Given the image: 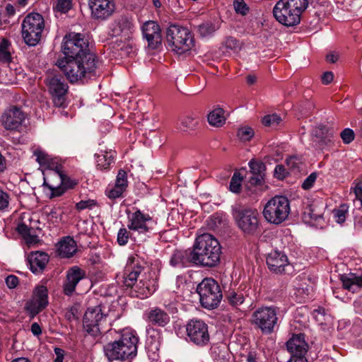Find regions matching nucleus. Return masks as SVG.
Returning a JSON list of instances; mask_svg holds the SVG:
<instances>
[{
  "instance_id": "f257e3e1",
  "label": "nucleus",
  "mask_w": 362,
  "mask_h": 362,
  "mask_svg": "<svg viewBox=\"0 0 362 362\" xmlns=\"http://www.w3.org/2000/svg\"><path fill=\"white\" fill-rule=\"evenodd\" d=\"M98 61L95 54L84 57L59 59L56 65L64 74L70 83L83 81L96 75Z\"/></svg>"
},
{
  "instance_id": "f03ea898",
  "label": "nucleus",
  "mask_w": 362,
  "mask_h": 362,
  "mask_svg": "<svg viewBox=\"0 0 362 362\" xmlns=\"http://www.w3.org/2000/svg\"><path fill=\"white\" fill-rule=\"evenodd\" d=\"M192 248L195 265L211 268L220 262L221 246L212 235L206 233L198 235Z\"/></svg>"
},
{
  "instance_id": "7ed1b4c3",
  "label": "nucleus",
  "mask_w": 362,
  "mask_h": 362,
  "mask_svg": "<svg viewBox=\"0 0 362 362\" xmlns=\"http://www.w3.org/2000/svg\"><path fill=\"white\" fill-rule=\"evenodd\" d=\"M144 269L136 258H129L123 275V284L124 286L130 288L129 294L132 297L144 299L154 292L153 286H151L150 281L146 277L137 281L140 275L143 277Z\"/></svg>"
},
{
  "instance_id": "20e7f679",
  "label": "nucleus",
  "mask_w": 362,
  "mask_h": 362,
  "mask_svg": "<svg viewBox=\"0 0 362 362\" xmlns=\"http://www.w3.org/2000/svg\"><path fill=\"white\" fill-rule=\"evenodd\" d=\"M139 338L134 331L124 329L120 338L104 346V352L109 361H131L137 354Z\"/></svg>"
},
{
  "instance_id": "39448f33",
  "label": "nucleus",
  "mask_w": 362,
  "mask_h": 362,
  "mask_svg": "<svg viewBox=\"0 0 362 362\" xmlns=\"http://www.w3.org/2000/svg\"><path fill=\"white\" fill-rule=\"evenodd\" d=\"M309 0H279L273 8L274 16L282 25L290 27L300 23V16Z\"/></svg>"
},
{
  "instance_id": "423d86ee",
  "label": "nucleus",
  "mask_w": 362,
  "mask_h": 362,
  "mask_svg": "<svg viewBox=\"0 0 362 362\" xmlns=\"http://www.w3.org/2000/svg\"><path fill=\"white\" fill-rule=\"evenodd\" d=\"M166 40L171 50L178 54L189 51L194 46L191 32L186 28L171 25L166 31Z\"/></svg>"
},
{
  "instance_id": "0eeeda50",
  "label": "nucleus",
  "mask_w": 362,
  "mask_h": 362,
  "mask_svg": "<svg viewBox=\"0 0 362 362\" xmlns=\"http://www.w3.org/2000/svg\"><path fill=\"white\" fill-rule=\"evenodd\" d=\"M197 292L202 306L209 310L217 308L223 298L219 284L212 278L204 279L197 285Z\"/></svg>"
},
{
  "instance_id": "6e6552de",
  "label": "nucleus",
  "mask_w": 362,
  "mask_h": 362,
  "mask_svg": "<svg viewBox=\"0 0 362 362\" xmlns=\"http://www.w3.org/2000/svg\"><path fill=\"white\" fill-rule=\"evenodd\" d=\"M278 310L275 306L258 308L251 315V324L264 334H272L278 323Z\"/></svg>"
},
{
  "instance_id": "1a4fd4ad",
  "label": "nucleus",
  "mask_w": 362,
  "mask_h": 362,
  "mask_svg": "<svg viewBox=\"0 0 362 362\" xmlns=\"http://www.w3.org/2000/svg\"><path fill=\"white\" fill-rule=\"evenodd\" d=\"M290 205L288 199L284 196H275L265 204L263 216L270 223L279 225L288 216Z\"/></svg>"
},
{
  "instance_id": "9d476101",
  "label": "nucleus",
  "mask_w": 362,
  "mask_h": 362,
  "mask_svg": "<svg viewBox=\"0 0 362 362\" xmlns=\"http://www.w3.org/2000/svg\"><path fill=\"white\" fill-rule=\"evenodd\" d=\"M232 214L238 227L245 235H253L258 232L259 213L256 209L237 206L233 208Z\"/></svg>"
},
{
  "instance_id": "9b49d317",
  "label": "nucleus",
  "mask_w": 362,
  "mask_h": 362,
  "mask_svg": "<svg viewBox=\"0 0 362 362\" xmlns=\"http://www.w3.org/2000/svg\"><path fill=\"white\" fill-rule=\"evenodd\" d=\"M22 36L29 46L36 45L40 40L45 21L42 15L32 13L25 16L22 23Z\"/></svg>"
},
{
  "instance_id": "f8f14e48",
  "label": "nucleus",
  "mask_w": 362,
  "mask_h": 362,
  "mask_svg": "<svg viewBox=\"0 0 362 362\" xmlns=\"http://www.w3.org/2000/svg\"><path fill=\"white\" fill-rule=\"evenodd\" d=\"M62 51L65 55L62 59L84 57L94 54L88 49V44L80 33H70L64 37Z\"/></svg>"
},
{
  "instance_id": "ddd939ff",
  "label": "nucleus",
  "mask_w": 362,
  "mask_h": 362,
  "mask_svg": "<svg viewBox=\"0 0 362 362\" xmlns=\"http://www.w3.org/2000/svg\"><path fill=\"white\" fill-rule=\"evenodd\" d=\"M187 339L193 344L203 347L209 344L208 325L202 320H191L186 325Z\"/></svg>"
},
{
  "instance_id": "4468645a",
  "label": "nucleus",
  "mask_w": 362,
  "mask_h": 362,
  "mask_svg": "<svg viewBox=\"0 0 362 362\" xmlns=\"http://www.w3.org/2000/svg\"><path fill=\"white\" fill-rule=\"evenodd\" d=\"M105 322L106 314L103 313L101 305L90 307L83 316V328L90 335L97 337L101 334L102 326Z\"/></svg>"
},
{
  "instance_id": "2eb2a0df",
  "label": "nucleus",
  "mask_w": 362,
  "mask_h": 362,
  "mask_svg": "<svg viewBox=\"0 0 362 362\" xmlns=\"http://www.w3.org/2000/svg\"><path fill=\"white\" fill-rule=\"evenodd\" d=\"M45 83L49 93L52 95L54 106L57 107H64L69 86L64 82L63 78L59 76H49L46 78Z\"/></svg>"
},
{
  "instance_id": "dca6fc26",
  "label": "nucleus",
  "mask_w": 362,
  "mask_h": 362,
  "mask_svg": "<svg viewBox=\"0 0 362 362\" xmlns=\"http://www.w3.org/2000/svg\"><path fill=\"white\" fill-rule=\"evenodd\" d=\"M48 305V291L46 286L35 287L31 298L27 301L25 309L32 317L42 311Z\"/></svg>"
},
{
  "instance_id": "f3484780",
  "label": "nucleus",
  "mask_w": 362,
  "mask_h": 362,
  "mask_svg": "<svg viewBox=\"0 0 362 362\" xmlns=\"http://www.w3.org/2000/svg\"><path fill=\"white\" fill-rule=\"evenodd\" d=\"M26 117V113L21 107L11 106L2 114L1 122L6 130L16 131L21 127Z\"/></svg>"
},
{
  "instance_id": "a211bd4d",
  "label": "nucleus",
  "mask_w": 362,
  "mask_h": 362,
  "mask_svg": "<svg viewBox=\"0 0 362 362\" xmlns=\"http://www.w3.org/2000/svg\"><path fill=\"white\" fill-rule=\"evenodd\" d=\"M88 4L93 18L97 20H106L116 8L114 0H89Z\"/></svg>"
},
{
  "instance_id": "6ab92c4d",
  "label": "nucleus",
  "mask_w": 362,
  "mask_h": 362,
  "mask_svg": "<svg viewBox=\"0 0 362 362\" xmlns=\"http://www.w3.org/2000/svg\"><path fill=\"white\" fill-rule=\"evenodd\" d=\"M128 214L129 223L127 227L131 230L138 231L140 233H146L151 230L150 223L152 222V218L148 214H144L140 209H136L135 212Z\"/></svg>"
},
{
  "instance_id": "aec40b11",
  "label": "nucleus",
  "mask_w": 362,
  "mask_h": 362,
  "mask_svg": "<svg viewBox=\"0 0 362 362\" xmlns=\"http://www.w3.org/2000/svg\"><path fill=\"white\" fill-rule=\"evenodd\" d=\"M312 136L315 146L320 150H324L334 144V132L326 126L316 127L313 131Z\"/></svg>"
},
{
  "instance_id": "412c9836",
  "label": "nucleus",
  "mask_w": 362,
  "mask_h": 362,
  "mask_svg": "<svg viewBox=\"0 0 362 362\" xmlns=\"http://www.w3.org/2000/svg\"><path fill=\"white\" fill-rule=\"evenodd\" d=\"M85 270L81 269L78 266L70 267L66 274V279L63 284V292L66 296H71L78 282L86 278Z\"/></svg>"
},
{
  "instance_id": "4be33fe9",
  "label": "nucleus",
  "mask_w": 362,
  "mask_h": 362,
  "mask_svg": "<svg viewBox=\"0 0 362 362\" xmlns=\"http://www.w3.org/2000/svg\"><path fill=\"white\" fill-rule=\"evenodd\" d=\"M286 347L291 354V358H306L305 354L308 350V345L305 341L304 334H293L286 342Z\"/></svg>"
},
{
  "instance_id": "5701e85b",
  "label": "nucleus",
  "mask_w": 362,
  "mask_h": 362,
  "mask_svg": "<svg viewBox=\"0 0 362 362\" xmlns=\"http://www.w3.org/2000/svg\"><path fill=\"white\" fill-rule=\"evenodd\" d=\"M142 32L150 48L156 49L161 44L160 28L156 22L148 21L145 23L142 27Z\"/></svg>"
},
{
  "instance_id": "b1692460",
  "label": "nucleus",
  "mask_w": 362,
  "mask_h": 362,
  "mask_svg": "<svg viewBox=\"0 0 362 362\" xmlns=\"http://www.w3.org/2000/svg\"><path fill=\"white\" fill-rule=\"evenodd\" d=\"M134 28L132 17L122 15L117 18L111 25L112 36H129Z\"/></svg>"
},
{
  "instance_id": "393cba45",
  "label": "nucleus",
  "mask_w": 362,
  "mask_h": 362,
  "mask_svg": "<svg viewBox=\"0 0 362 362\" xmlns=\"http://www.w3.org/2000/svg\"><path fill=\"white\" fill-rule=\"evenodd\" d=\"M267 264L272 272L282 274L285 271V267L288 266V261L284 252L275 250L267 257Z\"/></svg>"
},
{
  "instance_id": "a878e982",
  "label": "nucleus",
  "mask_w": 362,
  "mask_h": 362,
  "mask_svg": "<svg viewBox=\"0 0 362 362\" xmlns=\"http://www.w3.org/2000/svg\"><path fill=\"white\" fill-rule=\"evenodd\" d=\"M147 321L152 325L164 327L170 321V317L164 310L154 307L146 312Z\"/></svg>"
},
{
  "instance_id": "bb28decb",
  "label": "nucleus",
  "mask_w": 362,
  "mask_h": 362,
  "mask_svg": "<svg viewBox=\"0 0 362 362\" xmlns=\"http://www.w3.org/2000/svg\"><path fill=\"white\" fill-rule=\"evenodd\" d=\"M194 259L193 248L185 250H177L172 255L170 264L173 267H183L189 263L194 264Z\"/></svg>"
},
{
  "instance_id": "cd10ccee",
  "label": "nucleus",
  "mask_w": 362,
  "mask_h": 362,
  "mask_svg": "<svg viewBox=\"0 0 362 362\" xmlns=\"http://www.w3.org/2000/svg\"><path fill=\"white\" fill-rule=\"evenodd\" d=\"M28 261L30 270L37 274L44 270L49 262V256L44 252L36 251L30 254Z\"/></svg>"
},
{
  "instance_id": "c85d7f7f",
  "label": "nucleus",
  "mask_w": 362,
  "mask_h": 362,
  "mask_svg": "<svg viewBox=\"0 0 362 362\" xmlns=\"http://www.w3.org/2000/svg\"><path fill=\"white\" fill-rule=\"evenodd\" d=\"M251 176L249 182L252 185H260L262 184L264 177L266 166L264 163L252 160L249 163Z\"/></svg>"
},
{
  "instance_id": "c756f323",
  "label": "nucleus",
  "mask_w": 362,
  "mask_h": 362,
  "mask_svg": "<svg viewBox=\"0 0 362 362\" xmlns=\"http://www.w3.org/2000/svg\"><path fill=\"white\" fill-rule=\"evenodd\" d=\"M340 280L342 282L343 287L351 292H355L358 288H362V276H356L355 274L341 275Z\"/></svg>"
},
{
  "instance_id": "7c9ffc66",
  "label": "nucleus",
  "mask_w": 362,
  "mask_h": 362,
  "mask_svg": "<svg viewBox=\"0 0 362 362\" xmlns=\"http://www.w3.org/2000/svg\"><path fill=\"white\" fill-rule=\"evenodd\" d=\"M50 178L58 179L60 185L66 189H72L77 185L76 180L70 179V177L64 173L61 165H56L53 171L50 172Z\"/></svg>"
},
{
  "instance_id": "2f4dec72",
  "label": "nucleus",
  "mask_w": 362,
  "mask_h": 362,
  "mask_svg": "<svg viewBox=\"0 0 362 362\" xmlns=\"http://www.w3.org/2000/svg\"><path fill=\"white\" fill-rule=\"evenodd\" d=\"M77 250L76 241L70 237L65 238L59 243L58 252L62 257H72Z\"/></svg>"
},
{
  "instance_id": "473e14b6",
  "label": "nucleus",
  "mask_w": 362,
  "mask_h": 362,
  "mask_svg": "<svg viewBox=\"0 0 362 362\" xmlns=\"http://www.w3.org/2000/svg\"><path fill=\"white\" fill-rule=\"evenodd\" d=\"M211 354L215 362H230V354L224 344L212 346Z\"/></svg>"
},
{
  "instance_id": "72a5a7b5",
  "label": "nucleus",
  "mask_w": 362,
  "mask_h": 362,
  "mask_svg": "<svg viewBox=\"0 0 362 362\" xmlns=\"http://www.w3.org/2000/svg\"><path fill=\"white\" fill-rule=\"evenodd\" d=\"M54 178H50V173L47 177L44 179V186L48 187L51 191L49 198L60 197L66 190L60 183L54 184L53 180Z\"/></svg>"
},
{
  "instance_id": "f704fd0d",
  "label": "nucleus",
  "mask_w": 362,
  "mask_h": 362,
  "mask_svg": "<svg viewBox=\"0 0 362 362\" xmlns=\"http://www.w3.org/2000/svg\"><path fill=\"white\" fill-rule=\"evenodd\" d=\"M34 156L36 157V161L42 166H47L50 168L51 172L55 168L57 163L54 162V160L45 153L44 151L40 149H36L34 153Z\"/></svg>"
},
{
  "instance_id": "c9c22d12",
  "label": "nucleus",
  "mask_w": 362,
  "mask_h": 362,
  "mask_svg": "<svg viewBox=\"0 0 362 362\" xmlns=\"http://www.w3.org/2000/svg\"><path fill=\"white\" fill-rule=\"evenodd\" d=\"M96 158L97 167L100 170H105L108 168L110 165L113 162V153L106 151H101L95 155Z\"/></svg>"
},
{
  "instance_id": "e433bc0d",
  "label": "nucleus",
  "mask_w": 362,
  "mask_h": 362,
  "mask_svg": "<svg viewBox=\"0 0 362 362\" xmlns=\"http://www.w3.org/2000/svg\"><path fill=\"white\" fill-rule=\"evenodd\" d=\"M226 299L230 305L239 308V306L245 302V297L241 291L231 290L226 294Z\"/></svg>"
},
{
  "instance_id": "4c0bfd02",
  "label": "nucleus",
  "mask_w": 362,
  "mask_h": 362,
  "mask_svg": "<svg viewBox=\"0 0 362 362\" xmlns=\"http://www.w3.org/2000/svg\"><path fill=\"white\" fill-rule=\"evenodd\" d=\"M224 110L217 108L211 111L208 115L209 123L214 127H221L225 123Z\"/></svg>"
},
{
  "instance_id": "58836bf2",
  "label": "nucleus",
  "mask_w": 362,
  "mask_h": 362,
  "mask_svg": "<svg viewBox=\"0 0 362 362\" xmlns=\"http://www.w3.org/2000/svg\"><path fill=\"white\" fill-rule=\"evenodd\" d=\"M303 219L305 223L315 225L318 223L322 219V215L321 214H317L315 210L312 208L307 209L303 214Z\"/></svg>"
},
{
  "instance_id": "ea45409f",
  "label": "nucleus",
  "mask_w": 362,
  "mask_h": 362,
  "mask_svg": "<svg viewBox=\"0 0 362 362\" xmlns=\"http://www.w3.org/2000/svg\"><path fill=\"white\" fill-rule=\"evenodd\" d=\"M243 180V176L241 175L240 173L238 171L235 172L230 182V191L236 194L240 193L242 189Z\"/></svg>"
},
{
  "instance_id": "a19ab883",
  "label": "nucleus",
  "mask_w": 362,
  "mask_h": 362,
  "mask_svg": "<svg viewBox=\"0 0 362 362\" xmlns=\"http://www.w3.org/2000/svg\"><path fill=\"white\" fill-rule=\"evenodd\" d=\"M11 45L9 41L5 38L1 40L0 42V61L4 63H8L11 61V55L8 51Z\"/></svg>"
},
{
  "instance_id": "79ce46f5",
  "label": "nucleus",
  "mask_w": 362,
  "mask_h": 362,
  "mask_svg": "<svg viewBox=\"0 0 362 362\" xmlns=\"http://www.w3.org/2000/svg\"><path fill=\"white\" fill-rule=\"evenodd\" d=\"M286 165L290 173H296L300 171L302 162L300 158L293 156L286 160Z\"/></svg>"
},
{
  "instance_id": "37998d69",
  "label": "nucleus",
  "mask_w": 362,
  "mask_h": 362,
  "mask_svg": "<svg viewBox=\"0 0 362 362\" xmlns=\"http://www.w3.org/2000/svg\"><path fill=\"white\" fill-rule=\"evenodd\" d=\"M349 211L347 204H341L339 208L333 210L334 217L338 223H343L346 218Z\"/></svg>"
},
{
  "instance_id": "c03bdc74",
  "label": "nucleus",
  "mask_w": 362,
  "mask_h": 362,
  "mask_svg": "<svg viewBox=\"0 0 362 362\" xmlns=\"http://www.w3.org/2000/svg\"><path fill=\"white\" fill-rule=\"evenodd\" d=\"M216 29L215 24L209 22L203 23L197 26V31L203 37L213 34Z\"/></svg>"
},
{
  "instance_id": "a18cd8bd",
  "label": "nucleus",
  "mask_w": 362,
  "mask_h": 362,
  "mask_svg": "<svg viewBox=\"0 0 362 362\" xmlns=\"http://www.w3.org/2000/svg\"><path fill=\"white\" fill-rule=\"evenodd\" d=\"M281 122V117L276 114L266 115L262 119L263 124L267 127H276Z\"/></svg>"
},
{
  "instance_id": "49530a36",
  "label": "nucleus",
  "mask_w": 362,
  "mask_h": 362,
  "mask_svg": "<svg viewBox=\"0 0 362 362\" xmlns=\"http://www.w3.org/2000/svg\"><path fill=\"white\" fill-rule=\"evenodd\" d=\"M197 122L192 116H185L180 120V129L185 131L188 129H192L195 127Z\"/></svg>"
},
{
  "instance_id": "de8ad7c7",
  "label": "nucleus",
  "mask_w": 362,
  "mask_h": 362,
  "mask_svg": "<svg viewBox=\"0 0 362 362\" xmlns=\"http://www.w3.org/2000/svg\"><path fill=\"white\" fill-rule=\"evenodd\" d=\"M238 135L243 141H249L254 136V131L250 127H244L238 129Z\"/></svg>"
},
{
  "instance_id": "09e8293b",
  "label": "nucleus",
  "mask_w": 362,
  "mask_h": 362,
  "mask_svg": "<svg viewBox=\"0 0 362 362\" xmlns=\"http://www.w3.org/2000/svg\"><path fill=\"white\" fill-rule=\"evenodd\" d=\"M115 185L126 190L127 187V173L124 170H119Z\"/></svg>"
},
{
  "instance_id": "8fccbe9b",
  "label": "nucleus",
  "mask_w": 362,
  "mask_h": 362,
  "mask_svg": "<svg viewBox=\"0 0 362 362\" xmlns=\"http://www.w3.org/2000/svg\"><path fill=\"white\" fill-rule=\"evenodd\" d=\"M97 204V202L94 199L81 200L76 204V209L79 211L84 209H92Z\"/></svg>"
},
{
  "instance_id": "3c124183",
  "label": "nucleus",
  "mask_w": 362,
  "mask_h": 362,
  "mask_svg": "<svg viewBox=\"0 0 362 362\" xmlns=\"http://www.w3.org/2000/svg\"><path fill=\"white\" fill-rule=\"evenodd\" d=\"M129 238V232L127 230L126 228H122L119 230L117 233V241L118 244L121 246L125 245Z\"/></svg>"
},
{
  "instance_id": "603ef678",
  "label": "nucleus",
  "mask_w": 362,
  "mask_h": 362,
  "mask_svg": "<svg viewBox=\"0 0 362 362\" xmlns=\"http://www.w3.org/2000/svg\"><path fill=\"white\" fill-rule=\"evenodd\" d=\"M29 221L30 225H28L25 222H22L20 223L16 228V230L23 238L28 235L30 232H33L34 228L31 226V220L29 219Z\"/></svg>"
},
{
  "instance_id": "864d4df0",
  "label": "nucleus",
  "mask_w": 362,
  "mask_h": 362,
  "mask_svg": "<svg viewBox=\"0 0 362 362\" xmlns=\"http://www.w3.org/2000/svg\"><path fill=\"white\" fill-rule=\"evenodd\" d=\"M10 195L2 189H0V211H5L9 206Z\"/></svg>"
},
{
  "instance_id": "5fc2aeb1",
  "label": "nucleus",
  "mask_w": 362,
  "mask_h": 362,
  "mask_svg": "<svg viewBox=\"0 0 362 362\" xmlns=\"http://www.w3.org/2000/svg\"><path fill=\"white\" fill-rule=\"evenodd\" d=\"M72 6L71 0H57L56 9L62 13H66Z\"/></svg>"
},
{
  "instance_id": "6e6d98bb",
  "label": "nucleus",
  "mask_w": 362,
  "mask_h": 362,
  "mask_svg": "<svg viewBox=\"0 0 362 362\" xmlns=\"http://www.w3.org/2000/svg\"><path fill=\"white\" fill-rule=\"evenodd\" d=\"M340 136L344 144H350L355 137V134L354 131L351 129L346 128L344 129L341 134Z\"/></svg>"
},
{
  "instance_id": "4d7b16f0",
  "label": "nucleus",
  "mask_w": 362,
  "mask_h": 362,
  "mask_svg": "<svg viewBox=\"0 0 362 362\" xmlns=\"http://www.w3.org/2000/svg\"><path fill=\"white\" fill-rule=\"evenodd\" d=\"M233 6L235 11L242 15H245L248 11V7L244 0H235Z\"/></svg>"
},
{
  "instance_id": "13d9d810",
  "label": "nucleus",
  "mask_w": 362,
  "mask_h": 362,
  "mask_svg": "<svg viewBox=\"0 0 362 362\" xmlns=\"http://www.w3.org/2000/svg\"><path fill=\"white\" fill-rule=\"evenodd\" d=\"M226 46L227 48L233 49L235 51L240 50L242 47L240 41L233 37H228L226 39Z\"/></svg>"
},
{
  "instance_id": "bf43d9fd",
  "label": "nucleus",
  "mask_w": 362,
  "mask_h": 362,
  "mask_svg": "<svg viewBox=\"0 0 362 362\" xmlns=\"http://www.w3.org/2000/svg\"><path fill=\"white\" fill-rule=\"evenodd\" d=\"M124 191V189L115 185L113 188L106 191V194L110 199H115L122 197Z\"/></svg>"
},
{
  "instance_id": "052dcab7",
  "label": "nucleus",
  "mask_w": 362,
  "mask_h": 362,
  "mask_svg": "<svg viewBox=\"0 0 362 362\" xmlns=\"http://www.w3.org/2000/svg\"><path fill=\"white\" fill-rule=\"evenodd\" d=\"M317 173H315H315H311V174H310V175H309V176H308V177H307V178L303 181V184H302V187H303V189H310V188L313 186V185H314V183H315V180H316V179H317Z\"/></svg>"
},
{
  "instance_id": "680f3d73",
  "label": "nucleus",
  "mask_w": 362,
  "mask_h": 362,
  "mask_svg": "<svg viewBox=\"0 0 362 362\" xmlns=\"http://www.w3.org/2000/svg\"><path fill=\"white\" fill-rule=\"evenodd\" d=\"M288 173L289 171L282 165H277L274 169L275 176L279 179H284Z\"/></svg>"
},
{
  "instance_id": "e2e57ef3",
  "label": "nucleus",
  "mask_w": 362,
  "mask_h": 362,
  "mask_svg": "<svg viewBox=\"0 0 362 362\" xmlns=\"http://www.w3.org/2000/svg\"><path fill=\"white\" fill-rule=\"evenodd\" d=\"M314 317L315 320L320 325L326 324L325 310L323 308H319L315 310L313 312Z\"/></svg>"
},
{
  "instance_id": "0e129e2a",
  "label": "nucleus",
  "mask_w": 362,
  "mask_h": 362,
  "mask_svg": "<svg viewBox=\"0 0 362 362\" xmlns=\"http://www.w3.org/2000/svg\"><path fill=\"white\" fill-rule=\"evenodd\" d=\"M5 281L9 288H14L19 284L18 278L15 275H8Z\"/></svg>"
},
{
  "instance_id": "69168bd1",
  "label": "nucleus",
  "mask_w": 362,
  "mask_h": 362,
  "mask_svg": "<svg viewBox=\"0 0 362 362\" xmlns=\"http://www.w3.org/2000/svg\"><path fill=\"white\" fill-rule=\"evenodd\" d=\"M33 232H30L28 234V235H25L23 239L25 240L26 244L28 245H31L33 244H35L38 242V238L36 235L33 233Z\"/></svg>"
},
{
  "instance_id": "338daca9",
  "label": "nucleus",
  "mask_w": 362,
  "mask_h": 362,
  "mask_svg": "<svg viewBox=\"0 0 362 362\" xmlns=\"http://www.w3.org/2000/svg\"><path fill=\"white\" fill-rule=\"evenodd\" d=\"M322 82L324 84H329L330 83L334 78V74L331 71H327L325 72L322 76Z\"/></svg>"
},
{
  "instance_id": "774afa93",
  "label": "nucleus",
  "mask_w": 362,
  "mask_h": 362,
  "mask_svg": "<svg viewBox=\"0 0 362 362\" xmlns=\"http://www.w3.org/2000/svg\"><path fill=\"white\" fill-rule=\"evenodd\" d=\"M356 198L358 199L362 205V183H358L354 188Z\"/></svg>"
}]
</instances>
